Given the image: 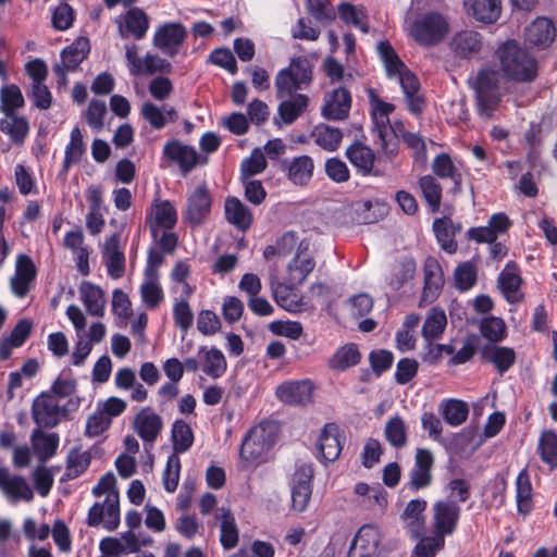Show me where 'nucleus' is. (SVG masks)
<instances>
[{
    "label": "nucleus",
    "instance_id": "nucleus-14",
    "mask_svg": "<svg viewBox=\"0 0 557 557\" xmlns=\"http://www.w3.org/2000/svg\"><path fill=\"white\" fill-rule=\"evenodd\" d=\"M433 455L429 449L418 448L414 458V466L410 472L408 482L409 490L418 492L429 486L432 482Z\"/></svg>",
    "mask_w": 557,
    "mask_h": 557
},
{
    "label": "nucleus",
    "instance_id": "nucleus-23",
    "mask_svg": "<svg viewBox=\"0 0 557 557\" xmlns=\"http://www.w3.org/2000/svg\"><path fill=\"white\" fill-rule=\"evenodd\" d=\"M312 385L309 381H296L281 384L276 396L285 404L298 406L311 400Z\"/></svg>",
    "mask_w": 557,
    "mask_h": 557
},
{
    "label": "nucleus",
    "instance_id": "nucleus-19",
    "mask_svg": "<svg viewBox=\"0 0 557 557\" xmlns=\"http://www.w3.org/2000/svg\"><path fill=\"white\" fill-rule=\"evenodd\" d=\"M185 37L186 30L182 24L169 23L158 29L153 38V44L157 48L173 57Z\"/></svg>",
    "mask_w": 557,
    "mask_h": 557
},
{
    "label": "nucleus",
    "instance_id": "nucleus-39",
    "mask_svg": "<svg viewBox=\"0 0 557 557\" xmlns=\"http://www.w3.org/2000/svg\"><path fill=\"white\" fill-rule=\"evenodd\" d=\"M361 355L356 344H346L338 348L329 360V367L336 371H345L359 363Z\"/></svg>",
    "mask_w": 557,
    "mask_h": 557
},
{
    "label": "nucleus",
    "instance_id": "nucleus-60",
    "mask_svg": "<svg viewBox=\"0 0 557 557\" xmlns=\"http://www.w3.org/2000/svg\"><path fill=\"white\" fill-rule=\"evenodd\" d=\"M444 545L445 539L442 536H425L416 545L412 557H435Z\"/></svg>",
    "mask_w": 557,
    "mask_h": 557
},
{
    "label": "nucleus",
    "instance_id": "nucleus-52",
    "mask_svg": "<svg viewBox=\"0 0 557 557\" xmlns=\"http://www.w3.org/2000/svg\"><path fill=\"white\" fill-rule=\"evenodd\" d=\"M1 110L4 114L15 112L24 106V97L18 86L11 84L0 90Z\"/></svg>",
    "mask_w": 557,
    "mask_h": 557
},
{
    "label": "nucleus",
    "instance_id": "nucleus-44",
    "mask_svg": "<svg viewBox=\"0 0 557 557\" xmlns=\"http://www.w3.org/2000/svg\"><path fill=\"white\" fill-rule=\"evenodd\" d=\"M33 447L41 461L51 458L59 445V435L57 433L45 434L39 431L33 434Z\"/></svg>",
    "mask_w": 557,
    "mask_h": 557
},
{
    "label": "nucleus",
    "instance_id": "nucleus-11",
    "mask_svg": "<svg viewBox=\"0 0 557 557\" xmlns=\"http://www.w3.org/2000/svg\"><path fill=\"white\" fill-rule=\"evenodd\" d=\"M211 196L205 184L198 186L187 199L184 211L185 221L191 226H199L210 214Z\"/></svg>",
    "mask_w": 557,
    "mask_h": 557
},
{
    "label": "nucleus",
    "instance_id": "nucleus-34",
    "mask_svg": "<svg viewBox=\"0 0 557 557\" xmlns=\"http://www.w3.org/2000/svg\"><path fill=\"white\" fill-rule=\"evenodd\" d=\"M79 293L88 313L95 317H102L106 305L103 290L89 282H83Z\"/></svg>",
    "mask_w": 557,
    "mask_h": 557
},
{
    "label": "nucleus",
    "instance_id": "nucleus-4",
    "mask_svg": "<svg viewBox=\"0 0 557 557\" xmlns=\"http://www.w3.org/2000/svg\"><path fill=\"white\" fill-rule=\"evenodd\" d=\"M449 33V22L445 15L430 11L419 15L411 24L410 34L423 47L442 42Z\"/></svg>",
    "mask_w": 557,
    "mask_h": 557
},
{
    "label": "nucleus",
    "instance_id": "nucleus-35",
    "mask_svg": "<svg viewBox=\"0 0 557 557\" xmlns=\"http://www.w3.org/2000/svg\"><path fill=\"white\" fill-rule=\"evenodd\" d=\"M85 152L86 147L84 145L82 132L78 127H74L71 132L70 143L65 148V156L60 175L65 177L71 165L79 162Z\"/></svg>",
    "mask_w": 557,
    "mask_h": 557
},
{
    "label": "nucleus",
    "instance_id": "nucleus-55",
    "mask_svg": "<svg viewBox=\"0 0 557 557\" xmlns=\"http://www.w3.org/2000/svg\"><path fill=\"white\" fill-rule=\"evenodd\" d=\"M267 168V159L264 153L255 148L249 158L245 159L240 164V176L243 181L263 172Z\"/></svg>",
    "mask_w": 557,
    "mask_h": 557
},
{
    "label": "nucleus",
    "instance_id": "nucleus-20",
    "mask_svg": "<svg viewBox=\"0 0 557 557\" xmlns=\"http://www.w3.org/2000/svg\"><path fill=\"white\" fill-rule=\"evenodd\" d=\"M372 132L379 138L383 153L389 159L394 158L398 152V138L391 126L389 117L372 113Z\"/></svg>",
    "mask_w": 557,
    "mask_h": 557
},
{
    "label": "nucleus",
    "instance_id": "nucleus-40",
    "mask_svg": "<svg viewBox=\"0 0 557 557\" xmlns=\"http://www.w3.org/2000/svg\"><path fill=\"white\" fill-rule=\"evenodd\" d=\"M4 115L5 117L0 121V129L8 134L14 143H23L29 131L27 120L16 115L15 112Z\"/></svg>",
    "mask_w": 557,
    "mask_h": 557
},
{
    "label": "nucleus",
    "instance_id": "nucleus-58",
    "mask_svg": "<svg viewBox=\"0 0 557 557\" xmlns=\"http://www.w3.org/2000/svg\"><path fill=\"white\" fill-rule=\"evenodd\" d=\"M158 277H146L145 283L140 287L143 301L149 309H154L163 299V292L158 284Z\"/></svg>",
    "mask_w": 557,
    "mask_h": 557
},
{
    "label": "nucleus",
    "instance_id": "nucleus-17",
    "mask_svg": "<svg viewBox=\"0 0 557 557\" xmlns=\"http://www.w3.org/2000/svg\"><path fill=\"white\" fill-rule=\"evenodd\" d=\"M163 428V422L158 413L149 408L141 409L134 419V430L139 437L149 444H153Z\"/></svg>",
    "mask_w": 557,
    "mask_h": 557
},
{
    "label": "nucleus",
    "instance_id": "nucleus-51",
    "mask_svg": "<svg viewBox=\"0 0 557 557\" xmlns=\"http://www.w3.org/2000/svg\"><path fill=\"white\" fill-rule=\"evenodd\" d=\"M447 324L446 314L443 310L433 308L430 310L422 327V335L425 339L431 341L438 337Z\"/></svg>",
    "mask_w": 557,
    "mask_h": 557
},
{
    "label": "nucleus",
    "instance_id": "nucleus-46",
    "mask_svg": "<svg viewBox=\"0 0 557 557\" xmlns=\"http://www.w3.org/2000/svg\"><path fill=\"white\" fill-rule=\"evenodd\" d=\"M338 14L343 22L346 24H350L363 33L369 32V26L367 23L368 16L366 10L362 7H356L351 3L344 2L338 5Z\"/></svg>",
    "mask_w": 557,
    "mask_h": 557
},
{
    "label": "nucleus",
    "instance_id": "nucleus-41",
    "mask_svg": "<svg viewBox=\"0 0 557 557\" xmlns=\"http://www.w3.org/2000/svg\"><path fill=\"white\" fill-rule=\"evenodd\" d=\"M450 227H453V221L448 218L436 219L433 223V231L442 249L448 253H455L458 247L455 240L456 231Z\"/></svg>",
    "mask_w": 557,
    "mask_h": 557
},
{
    "label": "nucleus",
    "instance_id": "nucleus-25",
    "mask_svg": "<svg viewBox=\"0 0 557 557\" xmlns=\"http://www.w3.org/2000/svg\"><path fill=\"white\" fill-rule=\"evenodd\" d=\"M521 283L517 264L508 262L498 276V287L509 302L515 304L522 300V294L519 292Z\"/></svg>",
    "mask_w": 557,
    "mask_h": 557
},
{
    "label": "nucleus",
    "instance_id": "nucleus-21",
    "mask_svg": "<svg viewBox=\"0 0 557 557\" xmlns=\"http://www.w3.org/2000/svg\"><path fill=\"white\" fill-rule=\"evenodd\" d=\"M36 268L28 256L21 255L16 260L15 274L11 278V289L17 297H24L35 280Z\"/></svg>",
    "mask_w": 557,
    "mask_h": 557
},
{
    "label": "nucleus",
    "instance_id": "nucleus-22",
    "mask_svg": "<svg viewBox=\"0 0 557 557\" xmlns=\"http://www.w3.org/2000/svg\"><path fill=\"white\" fill-rule=\"evenodd\" d=\"M556 35L555 26L550 20L546 17H537L525 28V41L537 49L548 47Z\"/></svg>",
    "mask_w": 557,
    "mask_h": 557
},
{
    "label": "nucleus",
    "instance_id": "nucleus-36",
    "mask_svg": "<svg viewBox=\"0 0 557 557\" xmlns=\"http://www.w3.org/2000/svg\"><path fill=\"white\" fill-rule=\"evenodd\" d=\"M311 137L322 149L335 151L341 145L343 133L339 128L326 124H319L313 128Z\"/></svg>",
    "mask_w": 557,
    "mask_h": 557
},
{
    "label": "nucleus",
    "instance_id": "nucleus-30",
    "mask_svg": "<svg viewBox=\"0 0 557 557\" xmlns=\"http://www.w3.org/2000/svg\"><path fill=\"white\" fill-rule=\"evenodd\" d=\"M444 283L443 272L438 262L428 258L424 263V287L422 298L432 301L438 295Z\"/></svg>",
    "mask_w": 557,
    "mask_h": 557
},
{
    "label": "nucleus",
    "instance_id": "nucleus-13",
    "mask_svg": "<svg viewBox=\"0 0 557 557\" xmlns=\"http://www.w3.org/2000/svg\"><path fill=\"white\" fill-rule=\"evenodd\" d=\"M380 541L377 527L364 524L355 535L347 557H372L377 550Z\"/></svg>",
    "mask_w": 557,
    "mask_h": 557
},
{
    "label": "nucleus",
    "instance_id": "nucleus-27",
    "mask_svg": "<svg viewBox=\"0 0 557 557\" xmlns=\"http://www.w3.org/2000/svg\"><path fill=\"white\" fill-rule=\"evenodd\" d=\"M346 157L350 163L358 169L362 174L379 175L377 171H374L375 153L367 145L356 141L350 145L346 150Z\"/></svg>",
    "mask_w": 557,
    "mask_h": 557
},
{
    "label": "nucleus",
    "instance_id": "nucleus-3",
    "mask_svg": "<svg viewBox=\"0 0 557 557\" xmlns=\"http://www.w3.org/2000/svg\"><path fill=\"white\" fill-rule=\"evenodd\" d=\"M312 81V66L305 57L293 58L288 67L278 72L275 78L277 97L288 98L300 89L310 85Z\"/></svg>",
    "mask_w": 557,
    "mask_h": 557
},
{
    "label": "nucleus",
    "instance_id": "nucleus-33",
    "mask_svg": "<svg viewBox=\"0 0 557 557\" xmlns=\"http://www.w3.org/2000/svg\"><path fill=\"white\" fill-rule=\"evenodd\" d=\"M425 509L426 502L424 499H412L407 504L401 515V518L407 521V527L413 537H419L423 531L425 523L423 512Z\"/></svg>",
    "mask_w": 557,
    "mask_h": 557
},
{
    "label": "nucleus",
    "instance_id": "nucleus-42",
    "mask_svg": "<svg viewBox=\"0 0 557 557\" xmlns=\"http://www.w3.org/2000/svg\"><path fill=\"white\" fill-rule=\"evenodd\" d=\"M308 101V97L301 94L282 101L277 109L280 117L285 124H292L306 110Z\"/></svg>",
    "mask_w": 557,
    "mask_h": 557
},
{
    "label": "nucleus",
    "instance_id": "nucleus-32",
    "mask_svg": "<svg viewBox=\"0 0 557 557\" xmlns=\"http://www.w3.org/2000/svg\"><path fill=\"white\" fill-rule=\"evenodd\" d=\"M481 355L486 362L493 363L500 374L508 371L516 361V352L509 347L486 345Z\"/></svg>",
    "mask_w": 557,
    "mask_h": 557
},
{
    "label": "nucleus",
    "instance_id": "nucleus-56",
    "mask_svg": "<svg viewBox=\"0 0 557 557\" xmlns=\"http://www.w3.org/2000/svg\"><path fill=\"white\" fill-rule=\"evenodd\" d=\"M517 504L522 513H528L531 508L532 486L527 470H522L517 476Z\"/></svg>",
    "mask_w": 557,
    "mask_h": 557
},
{
    "label": "nucleus",
    "instance_id": "nucleus-18",
    "mask_svg": "<svg viewBox=\"0 0 557 557\" xmlns=\"http://www.w3.org/2000/svg\"><path fill=\"white\" fill-rule=\"evenodd\" d=\"M449 48L457 58L469 60L480 52L482 37L474 30H461L453 36Z\"/></svg>",
    "mask_w": 557,
    "mask_h": 557
},
{
    "label": "nucleus",
    "instance_id": "nucleus-1",
    "mask_svg": "<svg viewBox=\"0 0 557 557\" xmlns=\"http://www.w3.org/2000/svg\"><path fill=\"white\" fill-rule=\"evenodd\" d=\"M500 70L505 77L516 83H531L537 76V62L525 48L508 40L497 49Z\"/></svg>",
    "mask_w": 557,
    "mask_h": 557
},
{
    "label": "nucleus",
    "instance_id": "nucleus-28",
    "mask_svg": "<svg viewBox=\"0 0 557 557\" xmlns=\"http://www.w3.org/2000/svg\"><path fill=\"white\" fill-rule=\"evenodd\" d=\"M103 258L108 268V273L112 278H120L125 272V257L120 250V236L113 234L110 236L103 247Z\"/></svg>",
    "mask_w": 557,
    "mask_h": 557
},
{
    "label": "nucleus",
    "instance_id": "nucleus-5",
    "mask_svg": "<svg viewBox=\"0 0 557 557\" xmlns=\"http://www.w3.org/2000/svg\"><path fill=\"white\" fill-rule=\"evenodd\" d=\"M377 52L384 62L387 75L389 77H399V83L405 96L417 94L420 88V83L417 76L407 70L406 65L396 54L391 44L388 41L379 42Z\"/></svg>",
    "mask_w": 557,
    "mask_h": 557
},
{
    "label": "nucleus",
    "instance_id": "nucleus-57",
    "mask_svg": "<svg viewBox=\"0 0 557 557\" xmlns=\"http://www.w3.org/2000/svg\"><path fill=\"white\" fill-rule=\"evenodd\" d=\"M455 283L459 290L470 289L476 282V267L472 261L459 264L455 270Z\"/></svg>",
    "mask_w": 557,
    "mask_h": 557
},
{
    "label": "nucleus",
    "instance_id": "nucleus-64",
    "mask_svg": "<svg viewBox=\"0 0 557 557\" xmlns=\"http://www.w3.org/2000/svg\"><path fill=\"white\" fill-rule=\"evenodd\" d=\"M111 424V419L99 408L87 420L85 434L89 437L101 435Z\"/></svg>",
    "mask_w": 557,
    "mask_h": 557
},
{
    "label": "nucleus",
    "instance_id": "nucleus-2",
    "mask_svg": "<svg viewBox=\"0 0 557 557\" xmlns=\"http://www.w3.org/2000/svg\"><path fill=\"white\" fill-rule=\"evenodd\" d=\"M471 87L479 115L491 119L502 101L499 72L492 67L481 69L471 82Z\"/></svg>",
    "mask_w": 557,
    "mask_h": 557
},
{
    "label": "nucleus",
    "instance_id": "nucleus-54",
    "mask_svg": "<svg viewBox=\"0 0 557 557\" xmlns=\"http://www.w3.org/2000/svg\"><path fill=\"white\" fill-rule=\"evenodd\" d=\"M539 450L544 462L552 468L557 466V434L552 431H544L539 441Z\"/></svg>",
    "mask_w": 557,
    "mask_h": 557
},
{
    "label": "nucleus",
    "instance_id": "nucleus-8",
    "mask_svg": "<svg viewBox=\"0 0 557 557\" xmlns=\"http://www.w3.org/2000/svg\"><path fill=\"white\" fill-rule=\"evenodd\" d=\"M32 413L39 426L53 428L65 416V408L59 406L54 396L42 393L34 400Z\"/></svg>",
    "mask_w": 557,
    "mask_h": 557
},
{
    "label": "nucleus",
    "instance_id": "nucleus-63",
    "mask_svg": "<svg viewBox=\"0 0 557 557\" xmlns=\"http://www.w3.org/2000/svg\"><path fill=\"white\" fill-rule=\"evenodd\" d=\"M506 332L505 322L500 318L488 317L481 323L482 335L491 342H499Z\"/></svg>",
    "mask_w": 557,
    "mask_h": 557
},
{
    "label": "nucleus",
    "instance_id": "nucleus-48",
    "mask_svg": "<svg viewBox=\"0 0 557 557\" xmlns=\"http://www.w3.org/2000/svg\"><path fill=\"white\" fill-rule=\"evenodd\" d=\"M153 220L150 225L158 228L171 230L177 221L176 210L168 200L160 201L152 209Z\"/></svg>",
    "mask_w": 557,
    "mask_h": 557
},
{
    "label": "nucleus",
    "instance_id": "nucleus-53",
    "mask_svg": "<svg viewBox=\"0 0 557 557\" xmlns=\"http://www.w3.org/2000/svg\"><path fill=\"white\" fill-rule=\"evenodd\" d=\"M419 185L422 195L433 212L437 211L442 199V187L437 181L431 176L425 175L419 180Z\"/></svg>",
    "mask_w": 557,
    "mask_h": 557
},
{
    "label": "nucleus",
    "instance_id": "nucleus-47",
    "mask_svg": "<svg viewBox=\"0 0 557 557\" xmlns=\"http://www.w3.org/2000/svg\"><path fill=\"white\" fill-rule=\"evenodd\" d=\"M91 460L89 451H81L73 448L66 460V471L64 473L65 480H73L79 476L88 467Z\"/></svg>",
    "mask_w": 557,
    "mask_h": 557
},
{
    "label": "nucleus",
    "instance_id": "nucleus-37",
    "mask_svg": "<svg viewBox=\"0 0 557 557\" xmlns=\"http://www.w3.org/2000/svg\"><path fill=\"white\" fill-rule=\"evenodd\" d=\"M314 267L315 262L310 256L298 252L287 267L289 283L292 285H301Z\"/></svg>",
    "mask_w": 557,
    "mask_h": 557
},
{
    "label": "nucleus",
    "instance_id": "nucleus-24",
    "mask_svg": "<svg viewBox=\"0 0 557 557\" xmlns=\"http://www.w3.org/2000/svg\"><path fill=\"white\" fill-rule=\"evenodd\" d=\"M319 458L324 462L335 461L342 451V445L338 438V428L334 423L324 425L318 441Z\"/></svg>",
    "mask_w": 557,
    "mask_h": 557
},
{
    "label": "nucleus",
    "instance_id": "nucleus-61",
    "mask_svg": "<svg viewBox=\"0 0 557 557\" xmlns=\"http://www.w3.org/2000/svg\"><path fill=\"white\" fill-rule=\"evenodd\" d=\"M226 370V361L223 354L215 348L206 354L203 371L211 377H220Z\"/></svg>",
    "mask_w": 557,
    "mask_h": 557
},
{
    "label": "nucleus",
    "instance_id": "nucleus-16",
    "mask_svg": "<svg viewBox=\"0 0 557 557\" xmlns=\"http://www.w3.org/2000/svg\"><path fill=\"white\" fill-rule=\"evenodd\" d=\"M281 169L287 175V178L297 186L307 185L312 175L314 163L309 156H299L293 159H284L281 161Z\"/></svg>",
    "mask_w": 557,
    "mask_h": 557
},
{
    "label": "nucleus",
    "instance_id": "nucleus-31",
    "mask_svg": "<svg viewBox=\"0 0 557 557\" xmlns=\"http://www.w3.org/2000/svg\"><path fill=\"white\" fill-rule=\"evenodd\" d=\"M225 218L240 231H246L252 223V214L247 206L238 198L228 197L225 200Z\"/></svg>",
    "mask_w": 557,
    "mask_h": 557
},
{
    "label": "nucleus",
    "instance_id": "nucleus-10",
    "mask_svg": "<svg viewBox=\"0 0 557 557\" xmlns=\"http://www.w3.org/2000/svg\"><path fill=\"white\" fill-rule=\"evenodd\" d=\"M312 476L313 469L309 465H301L294 473L292 486V508L295 511L302 512L306 510L312 493Z\"/></svg>",
    "mask_w": 557,
    "mask_h": 557
},
{
    "label": "nucleus",
    "instance_id": "nucleus-43",
    "mask_svg": "<svg viewBox=\"0 0 557 557\" xmlns=\"http://www.w3.org/2000/svg\"><path fill=\"white\" fill-rule=\"evenodd\" d=\"M440 410L444 420L453 426L462 424L469 414L468 405L458 399H448L442 403Z\"/></svg>",
    "mask_w": 557,
    "mask_h": 557
},
{
    "label": "nucleus",
    "instance_id": "nucleus-26",
    "mask_svg": "<svg viewBox=\"0 0 557 557\" xmlns=\"http://www.w3.org/2000/svg\"><path fill=\"white\" fill-rule=\"evenodd\" d=\"M124 22L120 23L119 33L121 37L127 38L131 35L136 39H141L149 27L147 14L139 8L129 9L124 17Z\"/></svg>",
    "mask_w": 557,
    "mask_h": 557
},
{
    "label": "nucleus",
    "instance_id": "nucleus-49",
    "mask_svg": "<svg viewBox=\"0 0 557 557\" xmlns=\"http://www.w3.org/2000/svg\"><path fill=\"white\" fill-rule=\"evenodd\" d=\"M172 441L175 454L187 451L194 443L191 428L183 420H176L172 426Z\"/></svg>",
    "mask_w": 557,
    "mask_h": 557
},
{
    "label": "nucleus",
    "instance_id": "nucleus-9",
    "mask_svg": "<svg viewBox=\"0 0 557 557\" xmlns=\"http://www.w3.org/2000/svg\"><path fill=\"white\" fill-rule=\"evenodd\" d=\"M460 507L453 500H438L433 506V525L435 534L445 539L457 528L460 517Z\"/></svg>",
    "mask_w": 557,
    "mask_h": 557
},
{
    "label": "nucleus",
    "instance_id": "nucleus-38",
    "mask_svg": "<svg viewBox=\"0 0 557 557\" xmlns=\"http://www.w3.org/2000/svg\"><path fill=\"white\" fill-rule=\"evenodd\" d=\"M408 428L405 420L395 414L385 423L384 435L386 441L396 449H400L407 445Z\"/></svg>",
    "mask_w": 557,
    "mask_h": 557
},
{
    "label": "nucleus",
    "instance_id": "nucleus-7",
    "mask_svg": "<svg viewBox=\"0 0 557 557\" xmlns=\"http://www.w3.org/2000/svg\"><path fill=\"white\" fill-rule=\"evenodd\" d=\"M89 51L90 45L86 37L77 38L71 46L63 49L61 53V62L53 65V72L57 76L59 87L66 86L67 72L75 71L87 58Z\"/></svg>",
    "mask_w": 557,
    "mask_h": 557
},
{
    "label": "nucleus",
    "instance_id": "nucleus-62",
    "mask_svg": "<svg viewBox=\"0 0 557 557\" xmlns=\"http://www.w3.org/2000/svg\"><path fill=\"white\" fill-rule=\"evenodd\" d=\"M104 528L108 531H114L120 524V504L117 493H110L107 496L104 506Z\"/></svg>",
    "mask_w": 557,
    "mask_h": 557
},
{
    "label": "nucleus",
    "instance_id": "nucleus-29",
    "mask_svg": "<svg viewBox=\"0 0 557 557\" xmlns=\"http://www.w3.org/2000/svg\"><path fill=\"white\" fill-rule=\"evenodd\" d=\"M465 7L476 21L492 24L502 12V0H465Z\"/></svg>",
    "mask_w": 557,
    "mask_h": 557
},
{
    "label": "nucleus",
    "instance_id": "nucleus-50",
    "mask_svg": "<svg viewBox=\"0 0 557 557\" xmlns=\"http://www.w3.org/2000/svg\"><path fill=\"white\" fill-rule=\"evenodd\" d=\"M432 170L434 174L441 178L453 180L456 188H459L461 183V175L458 173L448 153L438 154L432 163Z\"/></svg>",
    "mask_w": 557,
    "mask_h": 557
},
{
    "label": "nucleus",
    "instance_id": "nucleus-12",
    "mask_svg": "<svg viewBox=\"0 0 557 557\" xmlns=\"http://www.w3.org/2000/svg\"><path fill=\"white\" fill-rule=\"evenodd\" d=\"M351 108L349 90L338 87L324 96L321 113L327 120L342 121L348 117Z\"/></svg>",
    "mask_w": 557,
    "mask_h": 557
},
{
    "label": "nucleus",
    "instance_id": "nucleus-6",
    "mask_svg": "<svg viewBox=\"0 0 557 557\" xmlns=\"http://www.w3.org/2000/svg\"><path fill=\"white\" fill-rule=\"evenodd\" d=\"M275 440L273 426L261 423L244 438L239 455L246 461L260 462L263 460V456L273 447Z\"/></svg>",
    "mask_w": 557,
    "mask_h": 557
},
{
    "label": "nucleus",
    "instance_id": "nucleus-59",
    "mask_svg": "<svg viewBox=\"0 0 557 557\" xmlns=\"http://www.w3.org/2000/svg\"><path fill=\"white\" fill-rule=\"evenodd\" d=\"M308 11L314 20L323 25L335 18V11L329 0H307Z\"/></svg>",
    "mask_w": 557,
    "mask_h": 557
},
{
    "label": "nucleus",
    "instance_id": "nucleus-15",
    "mask_svg": "<svg viewBox=\"0 0 557 557\" xmlns=\"http://www.w3.org/2000/svg\"><path fill=\"white\" fill-rule=\"evenodd\" d=\"M163 156L173 163L180 165L183 174L189 173L198 163L199 156L197 151L180 140H172L164 145Z\"/></svg>",
    "mask_w": 557,
    "mask_h": 557
},
{
    "label": "nucleus",
    "instance_id": "nucleus-45",
    "mask_svg": "<svg viewBox=\"0 0 557 557\" xmlns=\"http://www.w3.org/2000/svg\"><path fill=\"white\" fill-rule=\"evenodd\" d=\"M221 520V544L225 549L235 547L238 543V530L235 519L228 509H221V513L216 516Z\"/></svg>",
    "mask_w": 557,
    "mask_h": 557
}]
</instances>
